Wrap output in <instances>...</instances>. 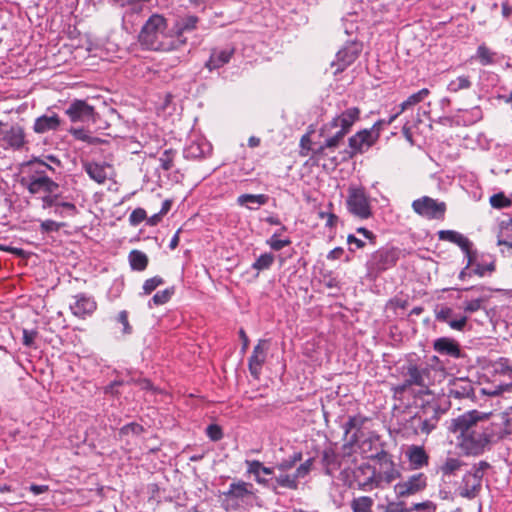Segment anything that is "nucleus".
I'll return each mask as SVG.
<instances>
[{
    "label": "nucleus",
    "instance_id": "nucleus-1",
    "mask_svg": "<svg viewBox=\"0 0 512 512\" xmlns=\"http://www.w3.org/2000/svg\"><path fill=\"white\" fill-rule=\"evenodd\" d=\"M448 429L456 435L458 446L465 455L479 456L491 446L512 439V416L507 412L489 416L471 410L453 418Z\"/></svg>",
    "mask_w": 512,
    "mask_h": 512
},
{
    "label": "nucleus",
    "instance_id": "nucleus-2",
    "mask_svg": "<svg viewBox=\"0 0 512 512\" xmlns=\"http://www.w3.org/2000/svg\"><path fill=\"white\" fill-rule=\"evenodd\" d=\"M139 42L146 49L154 51H173L183 46L180 38L175 39L172 28L160 14H152L142 26Z\"/></svg>",
    "mask_w": 512,
    "mask_h": 512
},
{
    "label": "nucleus",
    "instance_id": "nucleus-3",
    "mask_svg": "<svg viewBox=\"0 0 512 512\" xmlns=\"http://www.w3.org/2000/svg\"><path fill=\"white\" fill-rule=\"evenodd\" d=\"M403 376L409 377V382L421 387L420 394L431 395L430 386L445 380L447 372L437 356H432L427 362L408 360L403 366Z\"/></svg>",
    "mask_w": 512,
    "mask_h": 512
},
{
    "label": "nucleus",
    "instance_id": "nucleus-4",
    "mask_svg": "<svg viewBox=\"0 0 512 512\" xmlns=\"http://www.w3.org/2000/svg\"><path fill=\"white\" fill-rule=\"evenodd\" d=\"M371 458L377 461L378 467H372L370 464L364 463L361 471L363 469L366 470V472L370 473V476L360 484L363 491H370L373 488L382 487L383 484H390L401 476L392 456L387 451L381 450L371 456Z\"/></svg>",
    "mask_w": 512,
    "mask_h": 512
},
{
    "label": "nucleus",
    "instance_id": "nucleus-5",
    "mask_svg": "<svg viewBox=\"0 0 512 512\" xmlns=\"http://www.w3.org/2000/svg\"><path fill=\"white\" fill-rule=\"evenodd\" d=\"M442 410L436 401L422 403L417 412L403 424V435L406 437L429 435L436 429Z\"/></svg>",
    "mask_w": 512,
    "mask_h": 512
},
{
    "label": "nucleus",
    "instance_id": "nucleus-6",
    "mask_svg": "<svg viewBox=\"0 0 512 512\" xmlns=\"http://www.w3.org/2000/svg\"><path fill=\"white\" fill-rule=\"evenodd\" d=\"M30 165L35 167V173L22 179V184L26 185L29 193H54L59 188V185L45 174V169L54 171L51 165L39 158L31 160Z\"/></svg>",
    "mask_w": 512,
    "mask_h": 512
},
{
    "label": "nucleus",
    "instance_id": "nucleus-7",
    "mask_svg": "<svg viewBox=\"0 0 512 512\" xmlns=\"http://www.w3.org/2000/svg\"><path fill=\"white\" fill-rule=\"evenodd\" d=\"M401 250L393 246H383L369 256L366 262L367 273L378 277L384 271L391 269L400 258Z\"/></svg>",
    "mask_w": 512,
    "mask_h": 512
},
{
    "label": "nucleus",
    "instance_id": "nucleus-8",
    "mask_svg": "<svg viewBox=\"0 0 512 512\" xmlns=\"http://www.w3.org/2000/svg\"><path fill=\"white\" fill-rule=\"evenodd\" d=\"M348 211L359 219H368L372 216L370 198L361 187H349L346 199Z\"/></svg>",
    "mask_w": 512,
    "mask_h": 512
},
{
    "label": "nucleus",
    "instance_id": "nucleus-9",
    "mask_svg": "<svg viewBox=\"0 0 512 512\" xmlns=\"http://www.w3.org/2000/svg\"><path fill=\"white\" fill-rule=\"evenodd\" d=\"M411 207L416 214L429 220L443 219L446 212L445 202L438 201L429 196L415 199Z\"/></svg>",
    "mask_w": 512,
    "mask_h": 512
},
{
    "label": "nucleus",
    "instance_id": "nucleus-10",
    "mask_svg": "<svg viewBox=\"0 0 512 512\" xmlns=\"http://www.w3.org/2000/svg\"><path fill=\"white\" fill-rule=\"evenodd\" d=\"M65 114L73 123H94L96 121V112L93 106L85 100L75 99L65 110Z\"/></svg>",
    "mask_w": 512,
    "mask_h": 512
},
{
    "label": "nucleus",
    "instance_id": "nucleus-11",
    "mask_svg": "<svg viewBox=\"0 0 512 512\" xmlns=\"http://www.w3.org/2000/svg\"><path fill=\"white\" fill-rule=\"evenodd\" d=\"M427 486V477L424 473L413 474L407 480L397 483L394 491L397 497L403 498L414 495Z\"/></svg>",
    "mask_w": 512,
    "mask_h": 512
},
{
    "label": "nucleus",
    "instance_id": "nucleus-12",
    "mask_svg": "<svg viewBox=\"0 0 512 512\" xmlns=\"http://www.w3.org/2000/svg\"><path fill=\"white\" fill-rule=\"evenodd\" d=\"M377 141V134L368 129L361 130L349 138V150L346 154L352 158L358 153H363Z\"/></svg>",
    "mask_w": 512,
    "mask_h": 512
},
{
    "label": "nucleus",
    "instance_id": "nucleus-13",
    "mask_svg": "<svg viewBox=\"0 0 512 512\" xmlns=\"http://www.w3.org/2000/svg\"><path fill=\"white\" fill-rule=\"evenodd\" d=\"M270 342L267 339H260L255 345L251 356L248 359V368L252 376L258 378L266 361Z\"/></svg>",
    "mask_w": 512,
    "mask_h": 512
},
{
    "label": "nucleus",
    "instance_id": "nucleus-14",
    "mask_svg": "<svg viewBox=\"0 0 512 512\" xmlns=\"http://www.w3.org/2000/svg\"><path fill=\"white\" fill-rule=\"evenodd\" d=\"M482 484V473L481 469H475L474 471L467 472L462 479V484L459 487L460 496L473 499L475 498Z\"/></svg>",
    "mask_w": 512,
    "mask_h": 512
},
{
    "label": "nucleus",
    "instance_id": "nucleus-15",
    "mask_svg": "<svg viewBox=\"0 0 512 512\" xmlns=\"http://www.w3.org/2000/svg\"><path fill=\"white\" fill-rule=\"evenodd\" d=\"M73 298L74 302L70 304V310L74 316L85 319L96 311L97 303L93 296L79 293Z\"/></svg>",
    "mask_w": 512,
    "mask_h": 512
},
{
    "label": "nucleus",
    "instance_id": "nucleus-16",
    "mask_svg": "<svg viewBox=\"0 0 512 512\" xmlns=\"http://www.w3.org/2000/svg\"><path fill=\"white\" fill-rule=\"evenodd\" d=\"M447 395L454 399H467L475 396L472 382L467 378H454L449 381Z\"/></svg>",
    "mask_w": 512,
    "mask_h": 512
},
{
    "label": "nucleus",
    "instance_id": "nucleus-17",
    "mask_svg": "<svg viewBox=\"0 0 512 512\" xmlns=\"http://www.w3.org/2000/svg\"><path fill=\"white\" fill-rule=\"evenodd\" d=\"M235 53V48L231 44L215 47L211 50L210 57L205 66L209 70L218 69L230 62Z\"/></svg>",
    "mask_w": 512,
    "mask_h": 512
},
{
    "label": "nucleus",
    "instance_id": "nucleus-18",
    "mask_svg": "<svg viewBox=\"0 0 512 512\" xmlns=\"http://www.w3.org/2000/svg\"><path fill=\"white\" fill-rule=\"evenodd\" d=\"M212 152V145L204 138H196L190 140V142L184 148V157L186 159H201L210 155Z\"/></svg>",
    "mask_w": 512,
    "mask_h": 512
},
{
    "label": "nucleus",
    "instance_id": "nucleus-19",
    "mask_svg": "<svg viewBox=\"0 0 512 512\" xmlns=\"http://www.w3.org/2000/svg\"><path fill=\"white\" fill-rule=\"evenodd\" d=\"M360 48L356 43H349L339 50L336 54V62L333 66H337L335 73L342 72L347 66L351 65L359 56Z\"/></svg>",
    "mask_w": 512,
    "mask_h": 512
},
{
    "label": "nucleus",
    "instance_id": "nucleus-20",
    "mask_svg": "<svg viewBox=\"0 0 512 512\" xmlns=\"http://www.w3.org/2000/svg\"><path fill=\"white\" fill-rule=\"evenodd\" d=\"M360 110L357 107H350L340 115L334 117L330 122V127L340 128L344 133H348L353 124L359 119Z\"/></svg>",
    "mask_w": 512,
    "mask_h": 512
},
{
    "label": "nucleus",
    "instance_id": "nucleus-21",
    "mask_svg": "<svg viewBox=\"0 0 512 512\" xmlns=\"http://www.w3.org/2000/svg\"><path fill=\"white\" fill-rule=\"evenodd\" d=\"M433 349L441 355L456 359L462 357V351L459 343L449 337H440L434 340Z\"/></svg>",
    "mask_w": 512,
    "mask_h": 512
},
{
    "label": "nucleus",
    "instance_id": "nucleus-22",
    "mask_svg": "<svg viewBox=\"0 0 512 512\" xmlns=\"http://www.w3.org/2000/svg\"><path fill=\"white\" fill-rule=\"evenodd\" d=\"M405 456L412 469L418 470L429 464V455L423 446L411 445L407 448Z\"/></svg>",
    "mask_w": 512,
    "mask_h": 512
},
{
    "label": "nucleus",
    "instance_id": "nucleus-23",
    "mask_svg": "<svg viewBox=\"0 0 512 512\" xmlns=\"http://www.w3.org/2000/svg\"><path fill=\"white\" fill-rule=\"evenodd\" d=\"M62 120L56 113L45 114L35 119L33 130L37 134H44L50 131H57L61 126Z\"/></svg>",
    "mask_w": 512,
    "mask_h": 512
},
{
    "label": "nucleus",
    "instance_id": "nucleus-24",
    "mask_svg": "<svg viewBox=\"0 0 512 512\" xmlns=\"http://www.w3.org/2000/svg\"><path fill=\"white\" fill-rule=\"evenodd\" d=\"M2 147L20 149L25 142V134L21 127L12 126L5 133L2 132Z\"/></svg>",
    "mask_w": 512,
    "mask_h": 512
},
{
    "label": "nucleus",
    "instance_id": "nucleus-25",
    "mask_svg": "<svg viewBox=\"0 0 512 512\" xmlns=\"http://www.w3.org/2000/svg\"><path fill=\"white\" fill-rule=\"evenodd\" d=\"M471 266L474 275L483 277L495 271V259L490 254L479 255L476 251V260Z\"/></svg>",
    "mask_w": 512,
    "mask_h": 512
},
{
    "label": "nucleus",
    "instance_id": "nucleus-26",
    "mask_svg": "<svg viewBox=\"0 0 512 512\" xmlns=\"http://www.w3.org/2000/svg\"><path fill=\"white\" fill-rule=\"evenodd\" d=\"M198 22L199 18L195 15H187L178 19L172 27L174 38H180V40L183 41V45H185L186 38L183 36L184 32H189L196 29Z\"/></svg>",
    "mask_w": 512,
    "mask_h": 512
},
{
    "label": "nucleus",
    "instance_id": "nucleus-27",
    "mask_svg": "<svg viewBox=\"0 0 512 512\" xmlns=\"http://www.w3.org/2000/svg\"><path fill=\"white\" fill-rule=\"evenodd\" d=\"M483 117L482 110L479 106L472 107L471 109H459L454 115L457 124L463 126H470L479 122Z\"/></svg>",
    "mask_w": 512,
    "mask_h": 512
},
{
    "label": "nucleus",
    "instance_id": "nucleus-28",
    "mask_svg": "<svg viewBox=\"0 0 512 512\" xmlns=\"http://www.w3.org/2000/svg\"><path fill=\"white\" fill-rule=\"evenodd\" d=\"M83 167L89 177L99 184H103L108 178V170L110 169V165L108 164L86 162Z\"/></svg>",
    "mask_w": 512,
    "mask_h": 512
},
{
    "label": "nucleus",
    "instance_id": "nucleus-29",
    "mask_svg": "<svg viewBox=\"0 0 512 512\" xmlns=\"http://www.w3.org/2000/svg\"><path fill=\"white\" fill-rule=\"evenodd\" d=\"M322 465L325 473L332 476L341 467L339 454L331 447L324 449L322 453Z\"/></svg>",
    "mask_w": 512,
    "mask_h": 512
},
{
    "label": "nucleus",
    "instance_id": "nucleus-30",
    "mask_svg": "<svg viewBox=\"0 0 512 512\" xmlns=\"http://www.w3.org/2000/svg\"><path fill=\"white\" fill-rule=\"evenodd\" d=\"M366 420H367L366 417H363L361 415H355V416H350L348 418V421L344 424L343 428H344L346 435H348L351 431L354 430V432L351 434V436L349 438L350 445H354L358 442V440H359L358 433L361 431Z\"/></svg>",
    "mask_w": 512,
    "mask_h": 512
},
{
    "label": "nucleus",
    "instance_id": "nucleus-31",
    "mask_svg": "<svg viewBox=\"0 0 512 512\" xmlns=\"http://www.w3.org/2000/svg\"><path fill=\"white\" fill-rule=\"evenodd\" d=\"M269 196L266 194H241L237 198V204L249 210H257L260 206L267 204Z\"/></svg>",
    "mask_w": 512,
    "mask_h": 512
},
{
    "label": "nucleus",
    "instance_id": "nucleus-32",
    "mask_svg": "<svg viewBox=\"0 0 512 512\" xmlns=\"http://www.w3.org/2000/svg\"><path fill=\"white\" fill-rule=\"evenodd\" d=\"M247 465V472L249 474L254 475L256 482L260 484L267 483V480L261 478L260 474H266V475H272L273 474V468L264 466L260 461L258 460H246L245 461Z\"/></svg>",
    "mask_w": 512,
    "mask_h": 512
},
{
    "label": "nucleus",
    "instance_id": "nucleus-33",
    "mask_svg": "<svg viewBox=\"0 0 512 512\" xmlns=\"http://www.w3.org/2000/svg\"><path fill=\"white\" fill-rule=\"evenodd\" d=\"M460 247L465 257L468 259V265H471L476 260V250H473V243L463 234L459 233L452 242Z\"/></svg>",
    "mask_w": 512,
    "mask_h": 512
},
{
    "label": "nucleus",
    "instance_id": "nucleus-34",
    "mask_svg": "<svg viewBox=\"0 0 512 512\" xmlns=\"http://www.w3.org/2000/svg\"><path fill=\"white\" fill-rule=\"evenodd\" d=\"M496 53L489 49L485 44L478 46L476 54L472 59L477 60L481 65L488 66L495 63Z\"/></svg>",
    "mask_w": 512,
    "mask_h": 512
},
{
    "label": "nucleus",
    "instance_id": "nucleus-35",
    "mask_svg": "<svg viewBox=\"0 0 512 512\" xmlns=\"http://www.w3.org/2000/svg\"><path fill=\"white\" fill-rule=\"evenodd\" d=\"M132 270L143 271L147 268L148 257L140 250H132L128 256Z\"/></svg>",
    "mask_w": 512,
    "mask_h": 512
},
{
    "label": "nucleus",
    "instance_id": "nucleus-36",
    "mask_svg": "<svg viewBox=\"0 0 512 512\" xmlns=\"http://www.w3.org/2000/svg\"><path fill=\"white\" fill-rule=\"evenodd\" d=\"M464 463L455 457H448L445 459L443 464L439 467V471L442 473L443 477L454 475L457 471L461 469Z\"/></svg>",
    "mask_w": 512,
    "mask_h": 512
},
{
    "label": "nucleus",
    "instance_id": "nucleus-37",
    "mask_svg": "<svg viewBox=\"0 0 512 512\" xmlns=\"http://www.w3.org/2000/svg\"><path fill=\"white\" fill-rule=\"evenodd\" d=\"M252 485L243 481L237 483H231L229 486V490L226 493L227 496H231L234 498L243 499L247 495L251 494L250 487Z\"/></svg>",
    "mask_w": 512,
    "mask_h": 512
},
{
    "label": "nucleus",
    "instance_id": "nucleus-38",
    "mask_svg": "<svg viewBox=\"0 0 512 512\" xmlns=\"http://www.w3.org/2000/svg\"><path fill=\"white\" fill-rule=\"evenodd\" d=\"M472 82L470 79V76L468 75H461L457 78L451 80L447 85V90L450 93H457L461 90H467L471 88Z\"/></svg>",
    "mask_w": 512,
    "mask_h": 512
},
{
    "label": "nucleus",
    "instance_id": "nucleus-39",
    "mask_svg": "<svg viewBox=\"0 0 512 512\" xmlns=\"http://www.w3.org/2000/svg\"><path fill=\"white\" fill-rule=\"evenodd\" d=\"M429 94H430L429 89L423 88V89L419 90L418 92L410 95L405 101H403L399 105L400 112H404L405 110L409 109L410 107L422 102Z\"/></svg>",
    "mask_w": 512,
    "mask_h": 512
},
{
    "label": "nucleus",
    "instance_id": "nucleus-40",
    "mask_svg": "<svg viewBox=\"0 0 512 512\" xmlns=\"http://www.w3.org/2000/svg\"><path fill=\"white\" fill-rule=\"evenodd\" d=\"M374 501L369 496H360L351 501L353 512H372Z\"/></svg>",
    "mask_w": 512,
    "mask_h": 512
},
{
    "label": "nucleus",
    "instance_id": "nucleus-41",
    "mask_svg": "<svg viewBox=\"0 0 512 512\" xmlns=\"http://www.w3.org/2000/svg\"><path fill=\"white\" fill-rule=\"evenodd\" d=\"M174 293H175V288L173 286L166 288L162 291H158L156 294H154L152 299L149 301L148 306L150 308H152L153 305H155V306L164 305L171 299V297L174 295Z\"/></svg>",
    "mask_w": 512,
    "mask_h": 512
},
{
    "label": "nucleus",
    "instance_id": "nucleus-42",
    "mask_svg": "<svg viewBox=\"0 0 512 512\" xmlns=\"http://www.w3.org/2000/svg\"><path fill=\"white\" fill-rule=\"evenodd\" d=\"M274 261L275 256L272 253H263L254 261L251 267L259 273L270 269Z\"/></svg>",
    "mask_w": 512,
    "mask_h": 512
},
{
    "label": "nucleus",
    "instance_id": "nucleus-43",
    "mask_svg": "<svg viewBox=\"0 0 512 512\" xmlns=\"http://www.w3.org/2000/svg\"><path fill=\"white\" fill-rule=\"evenodd\" d=\"M69 132L75 139L86 142L88 144H97L100 141L99 138L89 135L84 129L81 128H71Z\"/></svg>",
    "mask_w": 512,
    "mask_h": 512
},
{
    "label": "nucleus",
    "instance_id": "nucleus-44",
    "mask_svg": "<svg viewBox=\"0 0 512 512\" xmlns=\"http://www.w3.org/2000/svg\"><path fill=\"white\" fill-rule=\"evenodd\" d=\"M489 202L490 205L496 209L507 208L512 204V201L502 192L492 195L489 199Z\"/></svg>",
    "mask_w": 512,
    "mask_h": 512
},
{
    "label": "nucleus",
    "instance_id": "nucleus-45",
    "mask_svg": "<svg viewBox=\"0 0 512 512\" xmlns=\"http://www.w3.org/2000/svg\"><path fill=\"white\" fill-rule=\"evenodd\" d=\"M176 155V151L173 149H166L160 156L159 162L160 167L165 170L169 171L173 167L174 158Z\"/></svg>",
    "mask_w": 512,
    "mask_h": 512
},
{
    "label": "nucleus",
    "instance_id": "nucleus-46",
    "mask_svg": "<svg viewBox=\"0 0 512 512\" xmlns=\"http://www.w3.org/2000/svg\"><path fill=\"white\" fill-rule=\"evenodd\" d=\"M435 319L439 322L449 323L453 315V309L446 305H438L435 310Z\"/></svg>",
    "mask_w": 512,
    "mask_h": 512
},
{
    "label": "nucleus",
    "instance_id": "nucleus-47",
    "mask_svg": "<svg viewBox=\"0 0 512 512\" xmlns=\"http://www.w3.org/2000/svg\"><path fill=\"white\" fill-rule=\"evenodd\" d=\"M279 233H274L267 241L266 244L274 251H280L284 247L291 244V240L289 238L279 239Z\"/></svg>",
    "mask_w": 512,
    "mask_h": 512
},
{
    "label": "nucleus",
    "instance_id": "nucleus-48",
    "mask_svg": "<svg viewBox=\"0 0 512 512\" xmlns=\"http://www.w3.org/2000/svg\"><path fill=\"white\" fill-rule=\"evenodd\" d=\"M302 454L300 452L294 453L292 456H290L287 459H283L281 462H279L276 465V468L280 471H288L292 469L297 462L301 461Z\"/></svg>",
    "mask_w": 512,
    "mask_h": 512
},
{
    "label": "nucleus",
    "instance_id": "nucleus-49",
    "mask_svg": "<svg viewBox=\"0 0 512 512\" xmlns=\"http://www.w3.org/2000/svg\"><path fill=\"white\" fill-rule=\"evenodd\" d=\"M275 480L280 487L288 489H297L298 487V481H296L293 474H280Z\"/></svg>",
    "mask_w": 512,
    "mask_h": 512
},
{
    "label": "nucleus",
    "instance_id": "nucleus-50",
    "mask_svg": "<svg viewBox=\"0 0 512 512\" xmlns=\"http://www.w3.org/2000/svg\"><path fill=\"white\" fill-rule=\"evenodd\" d=\"M483 393L489 396H498L505 392L512 393V382L506 384H499L489 388H483Z\"/></svg>",
    "mask_w": 512,
    "mask_h": 512
},
{
    "label": "nucleus",
    "instance_id": "nucleus-51",
    "mask_svg": "<svg viewBox=\"0 0 512 512\" xmlns=\"http://www.w3.org/2000/svg\"><path fill=\"white\" fill-rule=\"evenodd\" d=\"M164 280L160 276H154L144 281L142 289L144 295L151 294L157 287L162 285Z\"/></svg>",
    "mask_w": 512,
    "mask_h": 512
},
{
    "label": "nucleus",
    "instance_id": "nucleus-52",
    "mask_svg": "<svg viewBox=\"0 0 512 512\" xmlns=\"http://www.w3.org/2000/svg\"><path fill=\"white\" fill-rule=\"evenodd\" d=\"M512 236V217H508L499 223V232L497 240L500 238H509Z\"/></svg>",
    "mask_w": 512,
    "mask_h": 512
},
{
    "label": "nucleus",
    "instance_id": "nucleus-53",
    "mask_svg": "<svg viewBox=\"0 0 512 512\" xmlns=\"http://www.w3.org/2000/svg\"><path fill=\"white\" fill-rule=\"evenodd\" d=\"M346 133L338 130L333 136L327 138L324 144L320 147L319 151L323 152L326 148H336L339 143L343 140Z\"/></svg>",
    "mask_w": 512,
    "mask_h": 512
},
{
    "label": "nucleus",
    "instance_id": "nucleus-54",
    "mask_svg": "<svg viewBox=\"0 0 512 512\" xmlns=\"http://www.w3.org/2000/svg\"><path fill=\"white\" fill-rule=\"evenodd\" d=\"M143 431H144V428L142 425L135 423V422H131V423H128L120 428L119 435L126 436V435L132 434V435L138 436Z\"/></svg>",
    "mask_w": 512,
    "mask_h": 512
},
{
    "label": "nucleus",
    "instance_id": "nucleus-55",
    "mask_svg": "<svg viewBox=\"0 0 512 512\" xmlns=\"http://www.w3.org/2000/svg\"><path fill=\"white\" fill-rule=\"evenodd\" d=\"M313 465V459L309 458L296 469V471L293 473L296 481H298L300 478L306 477L309 472L311 471Z\"/></svg>",
    "mask_w": 512,
    "mask_h": 512
},
{
    "label": "nucleus",
    "instance_id": "nucleus-56",
    "mask_svg": "<svg viewBox=\"0 0 512 512\" xmlns=\"http://www.w3.org/2000/svg\"><path fill=\"white\" fill-rule=\"evenodd\" d=\"M146 218V211L143 208H136L131 212L129 216V222L132 226H137L142 221L146 220Z\"/></svg>",
    "mask_w": 512,
    "mask_h": 512
},
{
    "label": "nucleus",
    "instance_id": "nucleus-57",
    "mask_svg": "<svg viewBox=\"0 0 512 512\" xmlns=\"http://www.w3.org/2000/svg\"><path fill=\"white\" fill-rule=\"evenodd\" d=\"M206 435L212 441H219L223 438V431L217 424H210L206 428Z\"/></svg>",
    "mask_w": 512,
    "mask_h": 512
},
{
    "label": "nucleus",
    "instance_id": "nucleus-58",
    "mask_svg": "<svg viewBox=\"0 0 512 512\" xmlns=\"http://www.w3.org/2000/svg\"><path fill=\"white\" fill-rule=\"evenodd\" d=\"M496 367L500 373L512 375V363L510 359L506 357H500L496 361Z\"/></svg>",
    "mask_w": 512,
    "mask_h": 512
},
{
    "label": "nucleus",
    "instance_id": "nucleus-59",
    "mask_svg": "<svg viewBox=\"0 0 512 512\" xmlns=\"http://www.w3.org/2000/svg\"><path fill=\"white\" fill-rule=\"evenodd\" d=\"M117 321L123 326V334L129 335L132 333V326L128 321V312L126 310H122L119 312L117 316Z\"/></svg>",
    "mask_w": 512,
    "mask_h": 512
},
{
    "label": "nucleus",
    "instance_id": "nucleus-60",
    "mask_svg": "<svg viewBox=\"0 0 512 512\" xmlns=\"http://www.w3.org/2000/svg\"><path fill=\"white\" fill-rule=\"evenodd\" d=\"M385 512H411V509L403 501H392L386 505Z\"/></svg>",
    "mask_w": 512,
    "mask_h": 512
},
{
    "label": "nucleus",
    "instance_id": "nucleus-61",
    "mask_svg": "<svg viewBox=\"0 0 512 512\" xmlns=\"http://www.w3.org/2000/svg\"><path fill=\"white\" fill-rule=\"evenodd\" d=\"M484 300L485 299L483 297H478L476 299L466 301L464 305V311L467 313H473L480 310Z\"/></svg>",
    "mask_w": 512,
    "mask_h": 512
},
{
    "label": "nucleus",
    "instance_id": "nucleus-62",
    "mask_svg": "<svg viewBox=\"0 0 512 512\" xmlns=\"http://www.w3.org/2000/svg\"><path fill=\"white\" fill-rule=\"evenodd\" d=\"M62 224L53 220H45L40 224L41 232H56L61 228Z\"/></svg>",
    "mask_w": 512,
    "mask_h": 512
},
{
    "label": "nucleus",
    "instance_id": "nucleus-63",
    "mask_svg": "<svg viewBox=\"0 0 512 512\" xmlns=\"http://www.w3.org/2000/svg\"><path fill=\"white\" fill-rule=\"evenodd\" d=\"M36 336H37V331L24 329L23 330V338H22L23 345H25L27 347H32Z\"/></svg>",
    "mask_w": 512,
    "mask_h": 512
},
{
    "label": "nucleus",
    "instance_id": "nucleus-64",
    "mask_svg": "<svg viewBox=\"0 0 512 512\" xmlns=\"http://www.w3.org/2000/svg\"><path fill=\"white\" fill-rule=\"evenodd\" d=\"M467 320H468L467 316H461L458 319H451V321L448 323V325L453 330L463 331L466 326Z\"/></svg>",
    "mask_w": 512,
    "mask_h": 512
}]
</instances>
